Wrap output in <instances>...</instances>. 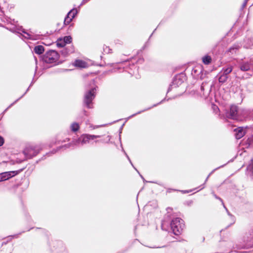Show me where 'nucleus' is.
I'll return each instance as SVG.
<instances>
[{"label": "nucleus", "instance_id": "f257e3e1", "mask_svg": "<svg viewBox=\"0 0 253 253\" xmlns=\"http://www.w3.org/2000/svg\"><path fill=\"white\" fill-rule=\"evenodd\" d=\"M172 210V209L170 208L167 209V213L162 222L161 227L163 230L167 231V228L169 224L173 233L175 235H179L184 227V221L179 217L174 218L170 213Z\"/></svg>", "mask_w": 253, "mask_h": 253}, {"label": "nucleus", "instance_id": "f03ea898", "mask_svg": "<svg viewBox=\"0 0 253 253\" xmlns=\"http://www.w3.org/2000/svg\"><path fill=\"white\" fill-rule=\"evenodd\" d=\"M100 135H98L83 134L78 138L73 139L71 143L59 147L58 149H60L62 148L66 149L74 146H82L89 143L91 140L100 138Z\"/></svg>", "mask_w": 253, "mask_h": 253}, {"label": "nucleus", "instance_id": "7ed1b4c3", "mask_svg": "<svg viewBox=\"0 0 253 253\" xmlns=\"http://www.w3.org/2000/svg\"><path fill=\"white\" fill-rule=\"evenodd\" d=\"M96 86H92L84 93L83 103L88 109H91L93 107L92 101L96 95Z\"/></svg>", "mask_w": 253, "mask_h": 253}, {"label": "nucleus", "instance_id": "20e7f679", "mask_svg": "<svg viewBox=\"0 0 253 253\" xmlns=\"http://www.w3.org/2000/svg\"><path fill=\"white\" fill-rule=\"evenodd\" d=\"M59 57V55L57 51L50 50L45 53L42 57V60L46 63H53L56 62Z\"/></svg>", "mask_w": 253, "mask_h": 253}, {"label": "nucleus", "instance_id": "39448f33", "mask_svg": "<svg viewBox=\"0 0 253 253\" xmlns=\"http://www.w3.org/2000/svg\"><path fill=\"white\" fill-rule=\"evenodd\" d=\"M42 150L40 145H31L25 148L23 153L28 159L36 156Z\"/></svg>", "mask_w": 253, "mask_h": 253}, {"label": "nucleus", "instance_id": "423d86ee", "mask_svg": "<svg viewBox=\"0 0 253 253\" xmlns=\"http://www.w3.org/2000/svg\"><path fill=\"white\" fill-rule=\"evenodd\" d=\"M226 116L229 119L236 120H238V107L235 105H231L229 109L226 111Z\"/></svg>", "mask_w": 253, "mask_h": 253}, {"label": "nucleus", "instance_id": "0eeeda50", "mask_svg": "<svg viewBox=\"0 0 253 253\" xmlns=\"http://www.w3.org/2000/svg\"><path fill=\"white\" fill-rule=\"evenodd\" d=\"M212 84H210L208 83H203L201 85V90L203 91V96L207 98L209 95Z\"/></svg>", "mask_w": 253, "mask_h": 253}, {"label": "nucleus", "instance_id": "6e6552de", "mask_svg": "<svg viewBox=\"0 0 253 253\" xmlns=\"http://www.w3.org/2000/svg\"><path fill=\"white\" fill-rule=\"evenodd\" d=\"M181 76L179 75L175 77L168 89V92H169L173 88H176L183 82V80L181 78Z\"/></svg>", "mask_w": 253, "mask_h": 253}, {"label": "nucleus", "instance_id": "1a4fd4ad", "mask_svg": "<svg viewBox=\"0 0 253 253\" xmlns=\"http://www.w3.org/2000/svg\"><path fill=\"white\" fill-rule=\"evenodd\" d=\"M78 13V10L76 8L71 9L67 14L64 19V24H69L72 20L75 17Z\"/></svg>", "mask_w": 253, "mask_h": 253}, {"label": "nucleus", "instance_id": "9d476101", "mask_svg": "<svg viewBox=\"0 0 253 253\" xmlns=\"http://www.w3.org/2000/svg\"><path fill=\"white\" fill-rule=\"evenodd\" d=\"M235 136L237 139H239L243 137L246 134L245 128L243 127H238L234 129Z\"/></svg>", "mask_w": 253, "mask_h": 253}, {"label": "nucleus", "instance_id": "9b49d317", "mask_svg": "<svg viewBox=\"0 0 253 253\" xmlns=\"http://www.w3.org/2000/svg\"><path fill=\"white\" fill-rule=\"evenodd\" d=\"M18 173L17 171H9L0 173L4 181L8 180Z\"/></svg>", "mask_w": 253, "mask_h": 253}, {"label": "nucleus", "instance_id": "f8f14e48", "mask_svg": "<svg viewBox=\"0 0 253 253\" xmlns=\"http://www.w3.org/2000/svg\"><path fill=\"white\" fill-rule=\"evenodd\" d=\"M251 63L250 62L242 61L239 63V68L242 71L246 72L250 70Z\"/></svg>", "mask_w": 253, "mask_h": 253}, {"label": "nucleus", "instance_id": "ddd939ff", "mask_svg": "<svg viewBox=\"0 0 253 253\" xmlns=\"http://www.w3.org/2000/svg\"><path fill=\"white\" fill-rule=\"evenodd\" d=\"M21 28H18L17 27H14L13 28H11L9 29L10 31L13 33H17L19 34H20L21 35V33L20 31H21L23 33L25 34L26 35L24 36V38L27 39H31L32 38L31 37V35L26 32L24 29H21Z\"/></svg>", "mask_w": 253, "mask_h": 253}, {"label": "nucleus", "instance_id": "4468645a", "mask_svg": "<svg viewBox=\"0 0 253 253\" xmlns=\"http://www.w3.org/2000/svg\"><path fill=\"white\" fill-rule=\"evenodd\" d=\"M243 46L246 48H252L253 47V38L247 37L244 39Z\"/></svg>", "mask_w": 253, "mask_h": 253}, {"label": "nucleus", "instance_id": "2eb2a0df", "mask_svg": "<svg viewBox=\"0 0 253 253\" xmlns=\"http://www.w3.org/2000/svg\"><path fill=\"white\" fill-rule=\"evenodd\" d=\"M74 52V47L72 45H70L63 48L61 51V54L64 56H67L69 54Z\"/></svg>", "mask_w": 253, "mask_h": 253}, {"label": "nucleus", "instance_id": "dca6fc26", "mask_svg": "<svg viewBox=\"0 0 253 253\" xmlns=\"http://www.w3.org/2000/svg\"><path fill=\"white\" fill-rule=\"evenodd\" d=\"M241 46V45L239 43L235 44L229 48L228 51L232 55L235 54Z\"/></svg>", "mask_w": 253, "mask_h": 253}, {"label": "nucleus", "instance_id": "f3484780", "mask_svg": "<svg viewBox=\"0 0 253 253\" xmlns=\"http://www.w3.org/2000/svg\"><path fill=\"white\" fill-rule=\"evenodd\" d=\"M74 65L77 67L84 68L86 67V63L83 60H76L74 63Z\"/></svg>", "mask_w": 253, "mask_h": 253}, {"label": "nucleus", "instance_id": "a211bd4d", "mask_svg": "<svg viewBox=\"0 0 253 253\" xmlns=\"http://www.w3.org/2000/svg\"><path fill=\"white\" fill-rule=\"evenodd\" d=\"M80 127V124L77 122L72 123L70 126V128L73 132H77L79 130Z\"/></svg>", "mask_w": 253, "mask_h": 253}, {"label": "nucleus", "instance_id": "6ab92c4d", "mask_svg": "<svg viewBox=\"0 0 253 253\" xmlns=\"http://www.w3.org/2000/svg\"><path fill=\"white\" fill-rule=\"evenodd\" d=\"M233 70V67L232 66H228L227 67H224L222 68L220 73L225 75L228 76V75L230 74Z\"/></svg>", "mask_w": 253, "mask_h": 253}, {"label": "nucleus", "instance_id": "aec40b11", "mask_svg": "<svg viewBox=\"0 0 253 253\" xmlns=\"http://www.w3.org/2000/svg\"><path fill=\"white\" fill-rule=\"evenodd\" d=\"M165 100V99H164L162 100L160 102H159V103L156 104H154V105L153 106H152V107H149V108H146V109H144V110H141V111H139V112H137V113H135V114H133V115H131L130 116H129V117L128 118V119L131 118H132V117H134V116H136V115L139 114H140V113H142V112H145V111H147V110H150V109H151L152 108H153V107H156V106H157V105H158V104H159L161 103L162 102H164Z\"/></svg>", "mask_w": 253, "mask_h": 253}, {"label": "nucleus", "instance_id": "412c9836", "mask_svg": "<svg viewBox=\"0 0 253 253\" xmlns=\"http://www.w3.org/2000/svg\"><path fill=\"white\" fill-rule=\"evenodd\" d=\"M34 52L38 54H41L44 51V47L42 45H39L34 47Z\"/></svg>", "mask_w": 253, "mask_h": 253}, {"label": "nucleus", "instance_id": "4be33fe9", "mask_svg": "<svg viewBox=\"0 0 253 253\" xmlns=\"http://www.w3.org/2000/svg\"><path fill=\"white\" fill-rule=\"evenodd\" d=\"M225 165H226V164H224V165H222V166H220V167H218V168H216V169H214L213 170H212V171L210 173V174L208 175V176H207V177L206 178V180H205V183H204L203 184L201 185L200 186V187H201V189H200V190L203 189H204V188H205V186H204V185H205V183L208 181V179H209V177L211 176V174H212V173H213V172H214L216 170H217V169H219V168H222V167H224V166H225Z\"/></svg>", "mask_w": 253, "mask_h": 253}, {"label": "nucleus", "instance_id": "5701e85b", "mask_svg": "<svg viewBox=\"0 0 253 253\" xmlns=\"http://www.w3.org/2000/svg\"><path fill=\"white\" fill-rule=\"evenodd\" d=\"M219 76L218 78V81L220 83L223 84V83H225L227 81V80L228 78V77L227 76L224 75L220 73L219 74Z\"/></svg>", "mask_w": 253, "mask_h": 253}, {"label": "nucleus", "instance_id": "b1692460", "mask_svg": "<svg viewBox=\"0 0 253 253\" xmlns=\"http://www.w3.org/2000/svg\"><path fill=\"white\" fill-rule=\"evenodd\" d=\"M32 84L33 83H32L30 85L29 87L27 88V89L26 90V91H25V92L20 97H19L18 99H17V100H16L13 103H11L4 111V112L6 111L9 108H10L11 106H12L15 103H16L19 100H20L21 98H22L24 95L27 92V91L29 90V88L30 87V86H32Z\"/></svg>", "mask_w": 253, "mask_h": 253}, {"label": "nucleus", "instance_id": "393cba45", "mask_svg": "<svg viewBox=\"0 0 253 253\" xmlns=\"http://www.w3.org/2000/svg\"><path fill=\"white\" fill-rule=\"evenodd\" d=\"M202 61L205 64L209 65L211 62V56L206 55L203 57Z\"/></svg>", "mask_w": 253, "mask_h": 253}, {"label": "nucleus", "instance_id": "a878e982", "mask_svg": "<svg viewBox=\"0 0 253 253\" xmlns=\"http://www.w3.org/2000/svg\"><path fill=\"white\" fill-rule=\"evenodd\" d=\"M56 45L58 47H63L66 45V44L63 42V39L60 38L57 41Z\"/></svg>", "mask_w": 253, "mask_h": 253}, {"label": "nucleus", "instance_id": "bb28decb", "mask_svg": "<svg viewBox=\"0 0 253 253\" xmlns=\"http://www.w3.org/2000/svg\"><path fill=\"white\" fill-rule=\"evenodd\" d=\"M62 39L65 44L70 43L72 42V38L71 36H65Z\"/></svg>", "mask_w": 253, "mask_h": 253}, {"label": "nucleus", "instance_id": "cd10ccee", "mask_svg": "<svg viewBox=\"0 0 253 253\" xmlns=\"http://www.w3.org/2000/svg\"><path fill=\"white\" fill-rule=\"evenodd\" d=\"M111 49L109 48V47L104 45L103 46V52L105 53L108 54L111 53Z\"/></svg>", "mask_w": 253, "mask_h": 253}, {"label": "nucleus", "instance_id": "c85d7f7f", "mask_svg": "<svg viewBox=\"0 0 253 253\" xmlns=\"http://www.w3.org/2000/svg\"><path fill=\"white\" fill-rule=\"evenodd\" d=\"M226 211H227V213L230 216V218H231V221H232V223L231 224H233L235 222V218L234 217V216H233V215H232L228 211V210L226 209Z\"/></svg>", "mask_w": 253, "mask_h": 253}, {"label": "nucleus", "instance_id": "c756f323", "mask_svg": "<svg viewBox=\"0 0 253 253\" xmlns=\"http://www.w3.org/2000/svg\"><path fill=\"white\" fill-rule=\"evenodd\" d=\"M123 152H124V153L125 154V155L126 156V158H127L128 160L129 161V163L131 164V166L134 168V169L138 172V170L136 169V168H135L130 159V158H129L128 156L127 155V154L126 153V152L124 151V150L123 149Z\"/></svg>", "mask_w": 253, "mask_h": 253}, {"label": "nucleus", "instance_id": "7c9ffc66", "mask_svg": "<svg viewBox=\"0 0 253 253\" xmlns=\"http://www.w3.org/2000/svg\"><path fill=\"white\" fill-rule=\"evenodd\" d=\"M247 169L251 171L252 172V173H253V164L252 162H251V164H250L248 165V166L247 167Z\"/></svg>", "mask_w": 253, "mask_h": 253}, {"label": "nucleus", "instance_id": "2f4dec72", "mask_svg": "<svg viewBox=\"0 0 253 253\" xmlns=\"http://www.w3.org/2000/svg\"><path fill=\"white\" fill-rule=\"evenodd\" d=\"M212 194L213 195V196H214L216 199H218L219 200H220V201L222 202V204H223V201H222V200L220 198H219V197H218L216 194H215V193H214V192H212Z\"/></svg>", "mask_w": 253, "mask_h": 253}, {"label": "nucleus", "instance_id": "473e14b6", "mask_svg": "<svg viewBox=\"0 0 253 253\" xmlns=\"http://www.w3.org/2000/svg\"><path fill=\"white\" fill-rule=\"evenodd\" d=\"M4 143V139L2 137L0 136V146H1Z\"/></svg>", "mask_w": 253, "mask_h": 253}, {"label": "nucleus", "instance_id": "72a5a7b5", "mask_svg": "<svg viewBox=\"0 0 253 253\" xmlns=\"http://www.w3.org/2000/svg\"><path fill=\"white\" fill-rule=\"evenodd\" d=\"M89 0H83L82 2H81V3L80 4L79 6H81L84 5V4L87 2Z\"/></svg>", "mask_w": 253, "mask_h": 253}, {"label": "nucleus", "instance_id": "f704fd0d", "mask_svg": "<svg viewBox=\"0 0 253 253\" xmlns=\"http://www.w3.org/2000/svg\"><path fill=\"white\" fill-rule=\"evenodd\" d=\"M248 0H245L244 3L242 4V8H244L246 6Z\"/></svg>", "mask_w": 253, "mask_h": 253}, {"label": "nucleus", "instance_id": "c9c22d12", "mask_svg": "<svg viewBox=\"0 0 253 253\" xmlns=\"http://www.w3.org/2000/svg\"><path fill=\"white\" fill-rule=\"evenodd\" d=\"M9 237H10L11 239V238H14V237H15V238H17V237H18V235H13V236H9Z\"/></svg>", "mask_w": 253, "mask_h": 253}, {"label": "nucleus", "instance_id": "e433bc0d", "mask_svg": "<svg viewBox=\"0 0 253 253\" xmlns=\"http://www.w3.org/2000/svg\"><path fill=\"white\" fill-rule=\"evenodd\" d=\"M4 181L3 179L2 178V177L0 173V182Z\"/></svg>", "mask_w": 253, "mask_h": 253}, {"label": "nucleus", "instance_id": "4c0bfd02", "mask_svg": "<svg viewBox=\"0 0 253 253\" xmlns=\"http://www.w3.org/2000/svg\"><path fill=\"white\" fill-rule=\"evenodd\" d=\"M182 192L183 193H188V192H189V191H182Z\"/></svg>", "mask_w": 253, "mask_h": 253}, {"label": "nucleus", "instance_id": "58836bf2", "mask_svg": "<svg viewBox=\"0 0 253 253\" xmlns=\"http://www.w3.org/2000/svg\"><path fill=\"white\" fill-rule=\"evenodd\" d=\"M233 249H236V248H237V249H240V247H234V246H233Z\"/></svg>", "mask_w": 253, "mask_h": 253}, {"label": "nucleus", "instance_id": "ea45409f", "mask_svg": "<svg viewBox=\"0 0 253 253\" xmlns=\"http://www.w3.org/2000/svg\"><path fill=\"white\" fill-rule=\"evenodd\" d=\"M107 137L108 138V141H109L110 140V137L109 136H108Z\"/></svg>", "mask_w": 253, "mask_h": 253}, {"label": "nucleus", "instance_id": "a19ab883", "mask_svg": "<svg viewBox=\"0 0 253 253\" xmlns=\"http://www.w3.org/2000/svg\"><path fill=\"white\" fill-rule=\"evenodd\" d=\"M97 127H98V126H93V127H92V129H95V128H97Z\"/></svg>", "mask_w": 253, "mask_h": 253}, {"label": "nucleus", "instance_id": "79ce46f5", "mask_svg": "<svg viewBox=\"0 0 253 253\" xmlns=\"http://www.w3.org/2000/svg\"><path fill=\"white\" fill-rule=\"evenodd\" d=\"M91 83H92V84H94V81H92L91 82Z\"/></svg>", "mask_w": 253, "mask_h": 253}, {"label": "nucleus", "instance_id": "37998d69", "mask_svg": "<svg viewBox=\"0 0 253 253\" xmlns=\"http://www.w3.org/2000/svg\"><path fill=\"white\" fill-rule=\"evenodd\" d=\"M99 141V140H95V142L96 143L98 142Z\"/></svg>", "mask_w": 253, "mask_h": 253}, {"label": "nucleus", "instance_id": "c03bdc74", "mask_svg": "<svg viewBox=\"0 0 253 253\" xmlns=\"http://www.w3.org/2000/svg\"><path fill=\"white\" fill-rule=\"evenodd\" d=\"M140 176L141 177V178H142V179H144V178L143 177V176H142V175H140Z\"/></svg>", "mask_w": 253, "mask_h": 253}]
</instances>
